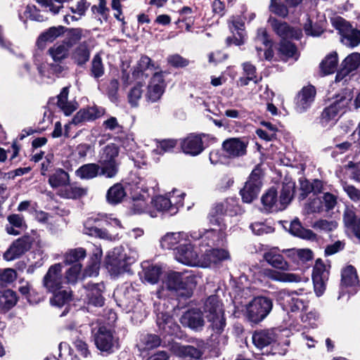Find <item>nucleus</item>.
Wrapping results in <instances>:
<instances>
[{"label":"nucleus","instance_id":"obj_39","mask_svg":"<svg viewBox=\"0 0 360 360\" xmlns=\"http://www.w3.org/2000/svg\"><path fill=\"white\" fill-rule=\"evenodd\" d=\"M232 27H230L231 30L233 32V28L237 32L238 37H235L233 39L228 38L227 41L229 43H233L237 46H240L244 43L245 33H244V22L243 19L239 17H232L230 20Z\"/></svg>","mask_w":360,"mask_h":360},{"label":"nucleus","instance_id":"obj_59","mask_svg":"<svg viewBox=\"0 0 360 360\" xmlns=\"http://www.w3.org/2000/svg\"><path fill=\"white\" fill-rule=\"evenodd\" d=\"M143 86L141 83L136 84L129 91L127 94L128 102L132 108H136L142 98Z\"/></svg>","mask_w":360,"mask_h":360},{"label":"nucleus","instance_id":"obj_52","mask_svg":"<svg viewBox=\"0 0 360 360\" xmlns=\"http://www.w3.org/2000/svg\"><path fill=\"white\" fill-rule=\"evenodd\" d=\"M150 203L152 205V210H155L156 214L158 212H161L170 215L171 202L167 195L156 196L151 200Z\"/></svg>","mask_w":360,"mask_h":360},{"label":"nucleus","instance_id":"obj_8","mask_svg":"<svg viewBox=\"0 0 360 360\" xmlns=\"http://www.w3.org/2000/svg\"><path fill=\"white\" fill-rule=\"evenodd\" d=\"M331 23L338 31L342 44L349 48L360 44V30L354 28L349 22L340 16L331 18Z\"/></svg>","mask_w":360,"mask_h":360},{"label":"nucleus","instance_id":"obj_47","mask_svg":"<svg viewBox=\"0 0 360 360\" xmlns=\"http://www.w3.org/2000/svg\"><path fill=\"white\" fill-rule=\"evenodd\" d=\"M295 183L289 181L283 185L281 195L278 199L280 207H282V210H284L287 205L290 202L294 195Z\"/></svg>","mask_w":360,"mask_h":360},{"label":"nucleus","instance_id":"obj_20","mask_svg":"<svg viewBox=\"0 0 360 360\" xmlns=\"http://www.w3.org/2000/svg\"><path fill=\"white\" fill-rule=\"evenodd\" d=\"M269 22L282 40L288 38L300 39L302 35L301 30L292 29L286 22L278 21L274 18H269Z\"/></svg>","mask_w":360,"mask_h":360},{"label":"nucleus","instance_id":"obj_31","mask_svg":"<svg viewBox=\"0 0 360 360\" xmlns=\"http://www.w3.org/2000/svg\"><path fill=\"white\" fill-rule=\"evenodd\" d=\"M171 352L176 356L189 359H198L202 353L200 350L191 345H181L173 343L170 347Z\"/></svg>","mask_w":360,"mask_h":360},{"label":"nucleus","instance_id":"obj_51","mask_svg":"<svg viewBox=\"0 0 360 360\" xmlns=\"http://www.w3.org/2000/svg\"><path fill=\"white\" fill-rule=\"evenodd\" d=\"M19 18L24 23H26L27 19L37 22H43L47 19V17L41 14L39 10L34 5H27L23 15L20 14Z\"/></svg>","mask_w":360,"mask_h":360},{"label":"nucleus","instance_id":"obj_11","mask_svg":"<svg viewBox=\"0 0 360 360\" xmlns=\"http://www.w3.org/2000/svg\"><path fill=\"white\" fill-rule=\"evenodd\" d=\"M63 264L57 263L51 265L43 278V285L49 292H55L63 288L65 284L62 274Z\"/></svg>","mask_w":360,"mask_h":360},{"label":"nucleus","instance_id":"obj_27","mask_svg":"<svg viewBox=\"0 0 360 360\" xmlns=\"http://www.w3.org/2000/svg\"><path fill=\"white\" fill-rule=\"evenodd\" d=\"M360 65V53L354 52L349 55L342 63V69L335 77L336 82H340L349 72L356 70Z\"/></svg>","mask_w":360,"mask_h":360},{"label":"nucleus","instance_id":"obj_49","mask_svg":"<svg viewBox=\"0 0 360 360\" xmlns=\"http://www.w3.org/2000/svg\"><path fill=\"white\" fill-rule=\"evenodd\" d=\"M290 232L292 235L304 239L311 240L316 237L312 231L304 229L298 219H295L291 222Z\"/></svg>","mask_w":360,"mask_h":360},{"label":"nucleus","instance_id":"obj_2","mask_svg":"<svg viewBox=\"0 0 360 360\" xmlns=\"http://www.w3.org/2000/svg\"><path fill=\"white\" fill-rule=\"evenodd\" d=\"M351 100V95L347 92H342L333 97L321 114L319 121L320 126L325 129L334 126L338 118L346 112Z\"/></svg>","mask_w":360,"mask_h":360},{"label":"nucleus","instance_id":"obj_63","mask_svg":"<svg viewBox=\"0 0 360 360\" xmlns=\"http://www.w3.org/2000/svg\"><path fill=\"white\" fill-rule=\"evenodd\" d=\"M69 49H70L62 42L49 49V52L54 62H59L68 56Z\"/></svg>","mask_w":360,"mask_h":360},{"label":"nucleus","instance_id":"obj_18","mask_svg":"<svg viewBox=\"0 0 360 360\" xmlns=\"http://www.w3.org/2000/svg\"><path fill=\"white\" fill-rule=\"evenodd\" d=\"M181 323L195 331L201 330L205 325L202 312L198 309H190L180 318Z\"/></svg>","mask_w":360,"mask_h":360},{"label":"nucleus","instance_id":"obj_34","mask_svg":"<svg viewBox=\"0 0 360 360\" xmlns=\"http://www.w3.org/2000/svg\"><path fill=\"white\" fill-rule=\"evenodd\" d=\"M64 32V27H51L45 32H42L38 37L37 46L43 49L46 43H51L59 37Z\"/></svg>","mask_w":360,"mask_h":360},{"label":"nucleus","instance_id":"obj_57","mask_svg":"<svg viewBox=\"0 0 360 360\" xmlns=\"http://www.w3.org/2000/svg\"><path fill=\"white\" fill-rule=\"evenodd\" d=\"M82 264L76 263L72 265L66 271L64 277L65 283L75 284L82 278Z\"/></svg>","mask_w":360,"mask_h":360},{"label":"nucleus","instance_id":"obj_53","mask_svg":"<svg viewBox=\"0 0 360 360\" xmlns=\"http://www.w3.org/2000/svg\"><path fill=\"white\" fill-rule=\"evenodd\" d=\"M17 303V296L14 291L6 290L0 292V307L9 310Z\"/></svg>","mask_w":360,"mask_h":360},{"label":"nucleus","instance_id":"obj_50","mask_svg":"<svg viewBox=\"0 0 360 360\" xmlns=\"http://www.w3.org/2000/svg\"><path fill=\"white\" fill-rule=\"evenodd\" d=\"M57 193L65 198H77L86 194V191L80 187L73 186L69 183L62 189L57 191Z\"/></svg>","mask_w":360,"mask_h":360},{"label":"nucleus","instance_id":"obj_35","mask_svg":"<svg viewBox=\"0 0 360 360\" xmlns=\"http://www.w3.org/2000/svg\"><path fill=\"white\" fill-rule=\"evenodd\" d=\"M262 203L266 211L278 212L282 210L277 198V192L274 188H270L262 197Z\"/></svg>","mask_w":360,"mask_h":360},{"label":"nucleus","instance_id":"obj_54","mask_svg":"<svg viewBox=\"0 0 360 360\" xmlns=\"http://www.w3.org/2000/svg\"><path fill=\"white\" fill-rule=\"evenodd\" d=\"M338 226V222L335 219H319L315 221L311 227L317 231L329 233L335 231Z\"/></svg>","mask_w":360,"mask_h":360},{"label":"nucleus","instance_id":"obj_40","mask_svg":"<svg viewBox=\"0 0 360 360\" xmlns=\"http://www.w3.org/2000/svg\"><path fill=\"white\" fill-rule=\"evenodd\" d=\"M126 195V188L122 184H115L108 190L106 200L108 203L116 205L121 202Z\"/></svg>","mask_w":360,"mask_h":360},{"label":"nucleus","instance_id":"obj_3","mask_svg":"<svg viewBox=\"0 0 360 360\" xmlns=\"http://www.w3.org/2000/svg\"><path fill=\"white\" fill-rule=\"evenodd\" d=\"M210 221L212 224L217 225L218 229L193 230L190 232V237L193 240H200V246L212 248L223 243L226 226L219 218H215L213 215L211 216Z\"/></svg>","mask_w":360,"mask_h":360},{"label":"nucleus","instance_id":"obj_21","mask_svg":"<svg viewBox=\"0 0 360 360\" xmlns=\"http://www.w3.org/2000/svg\"><path fill=\"white\" fill-rule=\"evenodd\" d=\"M230 257L228 251L224 249L207 248L201 255L200 266L208 267L212 264H216Z\"/></svg>","mask_w":360,"mask_h":360},{"label":"nucleus","instance_id":"obj_5","mask_svg":"<svg viewBox=\"0 0 360 360\" xmlns=\"http://www.w3.org/2000/svg\"><path fill=\"white\" fill-rule=\"evenodd\" d=\"M276 300L283 310L297 313L305 310L309 304L306 296L298 291L283 289L276 292Z\"/></svg>","mask_w":360,"mask_h":360},{"label":"nucleus","instance_id":"obj_7","mask_svg":"<svg viewBox=\"0 0 360 360\" xmlns=\"http://www.w3.org/2000/svg\"><path fill=\"white\" fill-rule=\"evenodd\" d=\"M94 343L98 350L110 354L119 347V339L114 332L105 326L92 329Z\"/></svg>","mask_w":360,"mask_h":360},{"label":"nucleus","instance_id":"obj_44","mask_svg":"<svg viewBox=\"0 0 360 360\" xmlns=\"http://www.w3.org/2000/svg\"><path fill=\"white\" fill-rule=\"evenodd\" d=\"M287 256L296 263L306 262L311 260L313 253L309 249H290L285 251Z\"/></svg>","mask_w":360,"mask_h":360},{"label":"nucleus","instance_id":"obj_60","mask_svg":"<svg viewBox=\"0 0 360 360\" xmlns=\"http://www.w3.org/2000/svg\"><path fill=\"white\" fill-rule=\"evenodd\" d=\"M86 255V250L82 248L71 249L65 254L64 262L67 264H76L81 259H84Z\"/></svg>","mask_w":360,"mask_h":360},{"label":"nucleus","instance_id":"obj_62","mask_svg":"<svg viewBox=\"0 0 360 360\" xmlns=\"http://www.w3.org/2000/svg\"><path fill=\"white\" fill-rule=\"evenodd\" d=\"M119 148L115 144H109L103 148L99 161H119Z\"/></svg>","mask_w":360,"mask_h":360},{"label":"nucleus","instance_id":"obj_14","mask_svg":"<svg viewBox=\"0 0 360 360\" xmlns=\"http://www.w3.org/2000/svg\"><path fill=\"white\" fill-rule=\"evenodd\" d=\"M165 86L162 72L154 73L147 86L146 99L151 103L158 101L165 92Z\"/></svg>","mask_w":360,"mask_h":360},{"label":"nucleus","instance_id":"obj_55","mask_svg":"<svg viewBox=\"0 0 360 360\" xmlns=\"http://www.w3.org/2000/svg\"><path fill=\"white\" fill-rule=\"evenodd\" d=\"M342 285L345 286H354L359 283L356 269L354 266L349 265L342 271Z\"/></svg>","mask_w":360,"mask_h":360},{"label":"nucleus","instance_id":"obj_13","mask_svg":"<svg viewBox=\"0 0 360 360\" xmlns=\"http://www.w3.org/2000/svg\"><path fill=\"white\" fill-rule=\"evenodd\" d=\"M114 295L120 299L121 304L127 306L130 309L142 304L139 300L138 290L131 283L123 284L115 291Z\"/></svg>","mask_w":360,"mask_h":360},{"label":"nucleus","instance_id":"obj_4","mask_svg":"<svg viewBox=\"0 0 360 360\" xmlns=\"http://www.w3.org/2000/svg\"><path fill=\"white\" fill-rule=\"evenodd\" d=\"M203 313L212 330L220 334L226 326V319L222 303L217 295L210 296L205 302Z\"/></svg>","mask_w":360,"mask_h":360},{"label":"nucleus","instance_id":"obj_9","mask_svg":"<svg viewBox=\"0 0 360 360\" xmlns=\"http://www.w3.org/2000/svg\"><path fill=\"white\" fill-rule=\"evenodd\" d=\"M272 307L271 299L263 296L257 297L245 305V315L249 321L259 323L268 316Z\"/></svg>","mask_w":360,"mask_h":360},{"label":"nucleus","instance_id":"obj_10","mask_svg":"<svg viewBox=\"0 0 360 360\" xmlns=\"http://www.w3.org/2000/svg\"><path fill=\"white\" fill-rule=\"evenodd\" d=\"M261 176V169L259 167H255L240 191L243 202L250 203L257 197L262 186Z\"/></svg>","mask_w":360,"mask_h":360},{"label":"nucleus","instance_id":"obj_12","mask_svg":"<svg viewBox=\"0 0 360 360\" xmlns=\"http://www.w3.org/2000/svg\"><path fill=\"white\" fill-rule=\"evenodd\" d=\"M191 240L189 238V241L181 243L177 246L174 252L175 259L186 265L188 266H200L201 255L194 250L193 247L191 244Z\"/></svg>","mask_w":360,"mask_h":360},{"label":"nucleus","instance_id":"obj_1","mask_svg":"<svg viewBox=\"0 0 360 360\" xmlns=\"http://www.w3.org/2000/svg\"><path fill=\"white\" fill-rule=\"evenodd\" d=\"M196 285L195 276L188 271L169 272L162 281L161 288L157 292L159 298L171 295L188 297Z\"/></svg>","mask_w":360,"mask_h":360},{"label":"nucleus","instance_id":"obj_30","mask_svg":"<svg viewBox=\"0 0 360 360\" xmlns=\"http://www.w3.org/2000/svg\"><path fill=\"white\" fill-rule=\"evenodd\" d=\"M91 50L90 42L84 41L74 49L71 58L77 65L82 66L89 61Z\"/></svg>","mask_w":360,"mask_h":360},{"label":"nucleus","instance_id":"obj_41","mask_svg":"<svg viewBox=\"0 0 360 360\" xmlns=\"http://www.w3.org/2000/svg\"><path fill=\"white\" fill-rule=\"evenodd\" d=\"M265 274L271 279L281 282L298 283L302 281V276L292 273L278 272L268 269L265 270Z\"/></svg>","mask_w":360,"mask_h":360},{"label":"nucleus","instance_id":"obj_48","mask_svg":"<svg viewBox=\"0 0 360 360\" xmlns=\"http://www.w3.org/2000/svg\"><path fill=\"white\" fill-rule=\"evenodd\" d=\"M167 195L171 202L170 215H174L178 212L179 207L184 205L185 193L175 189L167 193Z\"/></svg>","mask_w":360,"mask_h":360},{"label":"nucleus","instance_id":"obj_46","mask_svg":"<svg viewBox=\"0 0 360 360\" xmlns=\"http://www.w3.org/2000/svg\"><path fill=\"white\" fill-rule=\"evenodd\" d=\"M100 175L113 178L118 172L120 161H98Z\"/></svg>","mask_w":360,"mask_h":360},{"label":"nucleus","instance_id":"obj_23","mask_svg":"<svg viewBox=\"0 0 360 360\" xmlns=\"http://www.w3.org/2000/svg\"><path fill=\"white\" fill-rule=\"evenodd\" d=\"M105 112L102 108L91 106L79 110L74 116L72 123L79 124L83 122L94 121L101 117Z\"/></svg>","mask_w":360,"mask_h":360},{"label":"nucleus","instance_id":"obj_17","mask_svg":"<svg viewBox=\"0 0 360 360\" xmlns=\"http://www.w3.org/2000/svg\"><path fill=\"white\" fill-rule=\"evenodd\" d=\"M201 134H190L180 140L182 151L187 155L196 156L204 150Z\"/></svg>","mask_w":360,"mask_h":360},{"label":"nucleus","instance_id":"obj_25","mask_svg":"<svg viewBox=\"0 0 360 360\" xmlns=\"http://www.w3.org/2000/svg\"><path fill=\"white\" fill-rule=\"evenodd\" d=\"M276 338V332L274 329L256 330L252 337L254 345L259 349L271 346Z\"/></svg>","mask_w":360,"mask_h":360},{"label":"nucleus","instance_id":"obj_37","mask_svg":"<svg viewBox=\"0 0 360 360\" xmlns=\"http://www.w3.org/2000/svg\"><path fill=\"white\" fill-rule=\"evenodd\" d=\"M133 205L132 209L136 214L147 213L151 217H156L155 210H152V205H148L146 203V197L143 194L139 195H133Z\"/></svg>","mask_w":360,"mask_h":360},{"label":"nucleus","instance_id":"obj_6","mask_svg":"<svg viewBox=\"0 0 360 360\" xmlns=\"http://www.w3.org/2000/svg\"><path fill=\"white\" fill-rule=\"evenodd\" d=\"M136 260V254L127 255L122 247H117L110 252L105 259L108 271L113 275H118L126 271L128 266Z\"/></svg>","mask_w":360,"mask_h":360},{"label":"nucleus","instance_id":"obj_24","mask_svg":"<svg viewBox=\"0 0 360 360\" xmlns=\"http://www.w3.org/2000/svg\"><path fill=\"white\" fill-rule=\"evenodd\" d=\"M190 233L186 232H176L167 233L160 239V245L162 248L166 250L174 249L176 250V245H180L181 243L189 241Z\"/></svg>","mask_w":360,"mask_h":360},{"label":"nucleus","instance_id":"obj_22","mask_svg":"<svg viewBox=\"0 0 360 360\" xmlns=\"http://www.w3.org/2000/svg\"><path fill=\"white\" fill-rule=\"evenodd\" d=\"M316 96V89L313 86L302 88L296 98L295 109L302 113L307 111L311 105Z\"/></svg>","mask_w":360,"mask_h":360},{"label":"nucleus","instance_id":"obj_29","mask_svg":"<svg viewBox=\"0 0 360 360\" xmlns=\"http://www.w3.org/2000/svg\"><path fill=\"white\" fill-rule=\"evenodd\" d=\"M104 285L103 283H88L85 286L86 297L89 304L95 307H101L104 303V299L102 296Z\"/></svg>","mask_w":360,"mask_h":360},{"label":"nucleus","instance_id":"obj_28","mask_svg":"<svg viewBox=\"0 0 360 360\" xmlns=\"http://www.w3.org/2000/svg\"><path fill=\"white\" fill-rule=\"evenodd\" d=\"M157 324L163 336L175 335L179 330V325L167 314H162L158 316Z\"/></svg>","mask_w":360,"mask_h":360},{"label":"nucleus","instance_id":"obj_32","mask_svg":"<svg viewBox=\"0 0 360 360\" xmlns=\"http://www.w3.org/2000/svg\"><path fill=\"white\" fill-rule=\"evenodd\" d=\"M153 69L154 64L152 63L151 59L146 56H143L134 68L132 72L133 77L135 79H143L144 77H147L150 74L153 73Z\"/></svg>","mask_w":360,"mask_h":360},{"label":"nucleus","instance_id":"obj_33","mask_svg":"<svg viewBox=\"0 0 360 360\" xmlns=\"http://www.w3.org/2000/svg\"><path fill=\"white\" fill-rule=\"evenodd\" d=\"M264 259L273 267L281 270H288L289 265L280 254L278 248H274L266 252L264 255Z\"/></svg>","mask_w":360,"mask_h":360},{"label":"nucleus","instance_id":"obj_26","mask_svg":"<svg viewBox=\"0 0 360 360\" xmlns=\"http://www.w3.org/2000/svg\"><path fill=\"white\" fill-rule=\"evenodd\" d=\"M343 222L347 230L351 231L360 243V217L353 207H347L343 213Z\"/></svg>","mask_w":360,"mask_h":360},{"label":"nucleus","instance_id":"obj_38","mask_svg":"<svg viewBox=\"0 0 360 360\" xmlns=\"http://www.w3.org/2000/svg\"><path fill=\"white\" fill-rule=\"evenodd\" d=\"M242 67L244 76L238 79V82L241 86H247L251 81L257 84L261 80V77H258L257 75L256 68L254 65L249 62H245L242 64Z\"/></svg>","mask_w":360,"mask_h":360},{"label":"nucleus","instance_id":"obj_64","mask_svg":"<svg viewBox=\"0 0 360 360\" xmlns=\"http://www.w3.org/2000/svg\"><path fill=\"white\" fill-rule=\"evenodd\" d=\"M63 67L57 62L55 63H43L38 67V70L41 76L51 77V75H57L63 71Z\"/></svg>","mask_w":360,"mask_h":360},{"label":"nucleus","instance_id":"obj_61","mask_svg":"<svg viewBox=\"0 0 360 360\" xmlns=\"http://www.w3.org/2000/svg\"><path fill=\"white\" fill-rule=\"evenodd\" d=\"M161 344L160 338L153 334H146L141 335L140 340V347L141 349H152Z\"/></svg>","mask_w":360,"mask_h":360},{"label":"nucleus","instance_id":"obj_16","mask_svg":"<svg viewBox=\"0 0 360 360\" xmlns=\"http://www.w3.org/2000/svg\"><path fill=\"white\" fill-rule=\"evenodd\" d=\"M31 245L32 241L30 237H20L12 243L8 249L4 253L3 257L6 261L16 259L27 252Z\"/></svg>","mask_w":360,"mask_h":360},{"label":"nucleus","instance_id":"obj_45","mask_svg":"<svg viewBox=\"0 0 360 360\" xmlns=\"http://www.w3.org/2000/svg\"><path fill=\"white\" fill-rule=\"evenodd\" d=\"M68 88L64 87L58 96V106L63 111L65 115H70L77 108V106L68 101Z\"/></svg>","mask_w":360,"mask_h":360},{"label":"nucleus","instance_id":"obj_19","mask_svg":"<svg viewBox=\"0 0 360 360\" xmlns=\"http://www.w3.org/2000/svg\"><path fill=\"white\" fill-rule=\"evenodd\" d=\"M98 221L99 219L97 217L88 218L84 224V233L109 240L118 239V233H110L107 229L96 227L95 224Z\"/></svg>","mask_w":360,"mask_h":360},{"label":"nucleus","instance_id":"obj_56","mask_svg":"<svg viewBox=\"0 0 360 360\" xmlns=\"http://www.w3.org/2000/svg\"><path fill=\"white\" fill-rule=\"evenodd\" d=\"M338 54L335 52L328 54L321 63V69L325 75L333 73L338 65Z\"/></svg>","mask_w":360,"mask_h":360},{"label":"nucleus","instance_id":"obj_36","mask_svg":"<svg viewBox=\"0 0 360 360\" xmlns=\"http://www.w3.org/2000/svg\"><path fill=\"white\" fill-rule=\"evenodd\" d=\"M70 181L69 174L62 169H57L49 178V183L51 188L59 191Z\"/></svg>","mask_w":360,"mask_h":360},{"label":"nucleus","instance_id":"obj_58","mask_svg":"<svg viewBox=\"0 0 360 360\" xmlns=\"http://www.w3.org/2000/svg\"><path fill=\"white\" fill-rule=\"evenodd\" d=\"M290 344V340L288 338H278L276 335V340L271 345V353L273 354L285 355Z\"/></svg>","mask_w":360,"mask_h":360},{"label":"nucleus","instance_id":"obj_42","mask_svg":"<svg viewBox=\"0 0 360 360\" xmlns=\"http://www.w3.org/2000/svg\"><path fill=\"white\" fill-rule=\"evenodd\" d=\"M100 167L96 163H89L81 166L75 172L77 176L82 179H91L100 175Z\"/></svg>","mask_w":360,"mask_h":360},{"label":"nucleus","instance_id":"obj_15","mask_svg":"<svg viewBox=\"0 0 360 360\" xmlns=\"http://www.w3.org/2000/svg\"><path fill=\"white\" fill-rule=\"evenodd\" d=\"M248 144L247 138H231L223 142L222 148L229 158H236L246 155Z\"/></svg>","mask_w":360,"mask_h":360},{"label":"nucleus","instance_id":"obj_43","mask_svg":"<svg viewBox=\"0 0 360 360\" xmlns=\"http://www.w3.org/2000/svg\"><path fill=\"white\" fill-rule=\"evenodd\" d=\"M143 274L144 281L149 283L155 284L159 280L161 269L158 266L144 263L143 264Z\"/></svg>","mask_w":360,"mask_h":360}]
</instances>
